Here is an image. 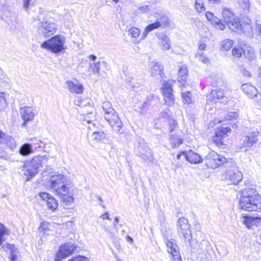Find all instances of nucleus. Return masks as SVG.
<instances>
[{"mask_svg":"<svg viewBox=\"0 0 261 261\" xmlns=\"http://www.w3.org/2000/svg\"><path fill=\"white\" fill-rule=\"evenodd\" d=\"M66 177L63 174L54 175L50 178V187L55 194L58 195L66 205H70L74 202L72 195L65 184Z\"/></svg>","mask_w":261,"mask_h":261,"instance_id":"1","label":"nucleus"},{"mask_svg":"<svg viewBox=\"0 0 261 261\" xmlns=\"http://www.w3.org/2000/svg\"><path fill=\"white\" fill-rule=\"evenodd\" d=\"M260 197L253 188L245 189L242 191L240 199L239 208L248 212L261 211Z\"/></svg>","mask_w":261,"mask_h":261,"instance_id":"2","label":"nucleus"},{"mask_svg":"<svg viewBox=\"0 0 261 261\" xmlns=\"http://www.w3.org/2000/svg\"><path fill=\"white\" fill-rule=\"evenodd\" d=\"M178 225V232L180 236L184 239L185 244L189 245L192 249L202 250V244L206 243V241L202 240L201 242H199L192 239L191 230L188 220L184 217L179 218Z\"/></svg>","mask_w":261,"mask_h":261,"instance_id":"3","label":"nucleus"},{"mask_svg":"<svg viewBox=\"0 0 261 261\" xmlns=\"http://www.w3.org/2000/svg\"><path fill=\"white\" fill-rule=\"evenodd\" d=\"M101 108L103 112V116L105 120L111 126L114 131L118 134H122L121 128L122 123L118 116L115 110L112 108L110 101L103 102Z\"/></svg>","mask_w":261,"mask_h":261,"instance_id":"4","label":"nucleus"},{"mask_svg":"<svg viewBox=\"0 0 261 261\" xmlns=\"http://www.w3.org/2000/svg\"><path fill=\"white\" fill-rule=\"evenodd\" d=\"M65 38L61 35H57L41 44V47L57 54L66 49L65 46Z\"/></svg>","mask_w":261,"mask_h":261,"instance_id":"5","label":"nucleus"},{"mask_svg":"<svg viewBox=\"0 0 261 261\" xmlns=\"http://www.w3.org/2000/svg\"><path fill=\"white\" fill-rule=\"evenodd\" d=\"M88 58L91 60L89 63L88 70L103 77L107 76V71L110 66L106 61H97V58L94 55H90Z\"/></svg>","mask_w":261,"mask_h":261,"instance_id":"6","label":"nucleus"},{"mask_svg":"<svg viewBox=\"0 0 261 261\" xmlns=\"http://www.w3.org/2000/svg\"><path fill=\"white\" fill-rule=\"evenodd\" d=\"M222 14L224 21L231 30L241 33L243 31L242 24L240 23L239 19L235 16L230 9L225 7H223Z\"/></svg>","mask_w":261,"mask_h":261,"instance_id":"7","label":"nucleus"},{"mask_svg":"<svg viewBox=\"0 0 261 261\" xmlns=\"http://www.w3.org/2000/svg\"><path fill=\"white\" fill-rule=\"evenodd\" d=\"M43 159V156H36L24 164L22 170L24 174L27 176V180H30L38 173L39 168L41 166Z\"/></svg>","mask_w":261,"mask_h":261,"instance_id":"8","label":"nucleus"},{"mask_svg":"<svg viewBox=\"0 0 261 261\" xmlns=\"http://www.w3.org/2000/svg\"><path fill=\"white\" fill-rule=\"evenodd\" d=\"M226 169L225 178L229 180L232 184L238 185L243 178V174L231 159H229V163L226 164Z\"/></svg>","mask_w":261,"mask_h":261,"instance_id":"9","label":"nucleus"},{"mask_svg":"<svg viewBox=\"0 0 261 261\" xmlns=\"http://www.w3.org/2000/svg\"><path fill=\"white\" fill-rule=\"evenodd\" d=\"M204 160L206 166L211 169H215L221 165L229 163V160H227L225 158L214 151H210L207 155L204 156Z\"/></svg>","mask_w":261,"mask_h":261,"instance_id":"10","label":"nucleus"},{"mask_svg":"<svg viewBox=\"0 0 261 261\" xmlns=\"http://www.w3.org/2000/svg\"><path fill=\"white\" fill-rule=\"evenodd\" d=\"M162 93L165 103L168 106H172L174 104L175 97L173 95V82L166 81L162 87Z\"/></svg>","mask_w":261,"mask_h":261,"instance_id":"11","label":"nucleus"},{"mask_svg":"<svg viewBox=\"0 0 261 261\" xmlns=\"http://www.w3.org/2000/svg\"><path fill=\"white\" fill-rule=\"evenodd\" d=\"M76 247L71 243H65L61 245L55 256V261H61L62 259L71 255L76 250Z\"/></svg>","mask_w":261,"mask_h":261,"instance_id":"12","label":"nucleus"},{"mask_svg":"<svg viewBox=\"0 0 261 261\" xmlns=\"http://www.w3.org/2000/svg\"><path fill=\"white\" fill-rule=\"evenodd\" d=\"M57 29L56 23L48 21L41 22L38 28L39 32L45 37H49L54 34Z\"/></svg>","mask_w":261,"mask_h":261,"instance_id":"13","label":"nucleus"},{"mask_svg":"<svg viewBox=\"0 0 261 261\" xmlns=\"http://www.w3.org/2000/svg\"><path fill=\"white\" fill-rule=\"evenodd\" d=\"M168 252L172 255V261H182L178 246L173 239L166 241Z\"/></svg>","mask_w":261,"mask_h":261,"instance_id":"14","label":"nucleus"},{"mask_svg":"<svg viewBox=\"0 0 261 261\" xmlns=\"http://www.w3.org/2000/svg\"><path fill=\"white\" fill-rule=\"evenodd\" d=\"M19 113L23 120L21 126H24L28 122L32 121L35 115L33 108L28 106L21 107L19 109Z\"/></svg>","mask_w":261,"mask_h":261,"instance_id":"15","label":"nucleus"},{"mask_svg":"<svg viewBox=\"0 0 261 261\" xmlns=\"http://www.w3.org/2000/svg\"><path fill=\"white\" fill-rule=\"evenodd\" d=\"M0 145L4 146L13 151L16 147V143L12 137L0 131Z\"/></svg>","mask_w":261,"mask_h":261,"instance_id":"16","label":"nucleus"},{"mask_svg":"<svg viewBox=\"0 0 261 261\" xmlns=\"http://www.w3.org/2000/svg\"><path fill=\"white\" fill-rule=\"evenodd\" d=\"M259 132L253 130L247 134L243 140V146L245 147H251L258 141Z\"/></svg>","mask_w":261,"mask_h":261,"instance_id":"17","label":"nucleus"},{"mask_svg":"<svg viewBox=\"0 0 261 261\" xmlns=\"http://www.w3.org/2000/svg\"><path fill=\"white\" fill-rule=\"evenodd\" d=\"M0 250L10 252V259L11 261H17L18 251L14 245L6 243L0 246Z\"/></svg>","mask_w":261,"mask_h":261,"instance_id":"18","label":"nucleus"},{"mask_svg":"<svg viewBox=\"0 0 261 261\" xmlns=\"http://www.w3.org/2000/svg\"><path fill=\"white\" fill-rule=\"evenodd\" d=\"M66 85L69 91L72 93L76 94H80L83 93L84 91V87L76 80V83L71 81H67Z\"/></svg>","mask_w":261,"mask_h":261,"instance_id":"19","label":"nucleus"},{"mask_svg":"<svg viewBox=\"0 0 261 261\" xmlns=\"http://www.w3.org/2000/svg\"><path fill=\"white\" fill-rule=\"evenodd\" d=\"M224 96V90L222 89H217L212 90L211 93L207 96V102H216L217 100L221 99Z\"/></svg>","mask_w":261,"mask_h":261,"instance_id":"20","label":"nucleus"},{"mask_svg":"<svg viewBox=\"0 0 261 261\" xmlns=\"http://www.w3.org/2000/svg\"><path fill=\"white\" fill-rule=\"evenodd\" d=\"M185 159L191 164L201 163L203 160L201 155L191 150L186 152Z\"/></svg>","mask_w":261,"mask_h":261,"instance_id":"21","label":"nucleus"},{"mask_svg":"<svg viewBox=\"0 0 261 261\" xmlns=\"http://www.w3.org/2000/svg\"><path fill=\"white\" fill-rule=\"evenodd\" d=\"M241 88L244 92L251 98L256 97L258 95L256 88L250 83L243 84Z\"/></svg>","mask_w":261,"mask_h":261,"instance_id":"22","label":"nucleus"},{"mask_svg":"<svg viewBox=\"0 0 261 261\" xmlns=\"http://www.w3.org/2000/svg\"><path fill=\"white\" fill-rule=\"evenodd\" d=\"M156 36L160 41L163 49L169 50L171 47V42L169 38L163 33H156Z\"/></svg>","mask_w":261,"mask_h":261,"instance_id":"23","label":"nucleus"},{"mask_svg":"<svg viewBox=\"0 0 261 261\" xmlns=\"http://www.w3.org/2000/svg\"><path fill=\"white\" fill-rule=\"evenodd\" d=\"M149 66L151 67L150 74L152 76L160 75L161 77H163L164 72L163 67L161 64L158 63H151Z\"/></svg>","mask_w":261,"mask_h":261,"instance_id":"24","label":"nucleus"},{"mask_svg":"<svg viewBox=\"0 0 261 261\" xmlns=\"http://www.w3.org/2000/svg\"><path fill=\"white\" fill-rule=\"evenodd\" d=\"M243 223L248 228H251L253 226L256 225L261 222V218L259 217H252L245 216L244 217Z\"/></svg>","mask_w":261,"mask_h":261,"instance_id":"25","label":"nucleus"},{"mask_svg":"<svg viewBox=\"0 0 261 261\" xmlns=\"http://www.w3.org/2000/svg\"><path fill=\"white\" fill-rule=\"evenodd\" d=\"M188 75V70L187 67L185 65H182L179 68L178 72V82L182 83L186 82L187 77ZM182 86H185V84L182 83Z\"/></svg>","mask_w":261,"mask_h":261,"instance_id":"26","label":"nucleus"},{"mask_svg":"<svg viewBox=\"0 0 261 261\" xmlns=\"http://www.w3.org/2000/svg\"><path fill=\"white\" fill-rule=\"evenodd\" d=\"M33 152V149L31 144L24 143L19 148V152L23 156H27Z\"/></svg>","mask_w":261,"mask_h":261,"instance_id":"27","label":"nucleus"},{"mask_svg":"<svg viewBox=\"0 0 261 261\" xmlns=\"http://www.w3.org/2000/svg\"><path fill=\"white\" fill-rule=\"evenodd\" d=\"M107 134L102 131H95L91 136L93 141L99 142L103 141L106 138Z\"/></svg>","mask_w":261,"mask_h":261,"instance_id":"28","label":"nucleus"},{"mask_svg":"<svg viewBox=\"0 0 261 261\" xmlns=\"http://www.w3.org/2000/svg\"><path fill=\"white\" fill-rule=\"evenodd\" d=\"M169 141L172 148L178 147L182 143V140L177 136L175 135L170 136Z\"/></svg>","mask_w":261,"mask_h":261,"instance_id":"29","label":"nucleus"},{"mask_svg":"<svg viewBox=\"0 0 261 261\" xmlns=\"http://www.w3.org/2000/svg\"><path fill=\"white\" fill-rule=\"evenodd\" d=\"M243 54L244 56L250 60L255 58L254 49L250 46H245L243 48Z\"/></svg>","mask_w":261,"mask_h":261,"instance_id":"30","label":"nucleus"},{"mask_svg":"<svg viewBox=\"0 0 261 261\" xmlns=\"http://www.w3.org/2000/svg\"><path fill=\"white\" fill-rule=\"evenodd\" d=\"M222 135L219 133H216L213 139V142L218 147L223 148L225 144L222 141Z\"/></svg>","mask_w":261,"mask_h":261,"instance_id":"31","label":"nucleus"},{"mask_svg":"<svg viewBox=\"0 0 261 261\" xmlns=\"http://www.w3.org/2000/svg\"><path fill=\"white\" fill-rule=\"evenodd\" d=\"M233 42L232 40L226 39L222 41L220 43V48L222 50L227 51L229 50L233 45Z\"/></svg>","mask_w":261,"mask_h":261,"instance_id":"32","label":"nucleus"},{"mask_svg":"<svg viewBox=\"0 0 261 261\" xmlns=\"http://www.w3.org/2000/svg\"><path fill=\"white\" fill-rule=\"evenodd\" d=\"M46 204L47 208L52 212H55L59 205L57 200L53 196L49 199Z\"/></svg>","mask_w":261,"mask_h":261,"instance_id":"33","label":"nucleus"},{"mask_svg":"<svg viewBox=\"0 0 261 261\" xmlns=\"http://www.w3.org/2000/svg\"><path fill=\"white\" fill-rule=\"evenodd\" d=\"M161 28H165L169 24V19L167 16L161 15L157 17L156 20Z\"/></svg>","mask_w":261,"mask_h":261,"instance_id":"34","label":"nucleus"},{"mask_svg":"<svg viewBox=\"0 0 261 261\" xmlns=\"http://www.w3.org/2000/svg\"><path fill=\"white\" fill-rule=\"evenodd\" d=\"M9 233L10 231L2 223H0V246L6 241L5 236L9 234Z\"/></svg>","mask_w":261,"mask_h":261,"instance_id":"35","label":"nucleus"},{"mask_svg":"<svg viewBox=\"0 0 261 261\" xmlns=\"http://www.w3.org/2000/svg\"><path fill=\"white\" fill-rule=\"evenodd\" d=\"M181 96L182 98V101L184 103L189 104L192 102V94L190 91H185L182 89Z\"/></svg>","mask_w":261,"mask_h":261,"instance_id":"36","label":"nucleus"},{"mask_svg":"<svg viewBox=\"0 0 261 261\" xmlns=\"http://www.w3.org/2000/svg\"><path fill=\"white\" fill-rule=\"evenodd\" d=\"M195 8L198 13L204 11L205 8L204 6L203 0H195Z\"/></svg>","mask_w":261,"mask_h":261,"instance_id":"37","label":"nucleus"},{"mask_svg":"<svg viewBox=\"0 0 261 261\" xmlns=\"http://www.w3.org/2000/svg\"><path fill=\"white\" fill-rule=\"evenodd\" d=\"M240 7L245 12L248 11L250 8L249 0H238Z\"/></svg>","mask_w":261,"mask_h":261,"instance_id":"38","label":"nucleus"},{"mask_svg":"<svg viewBox=\"0 0 261 261\" xmlns=\"http://www.w3.org/2000/svg\"><path fill=\"white\" fill-rule=\"evenodd\" d=\"M205 16L208 21H211L213 23L219 22V18L215 16L214 14L210 11H206L205 12Z\"/></svg>","mask_w":261,"mask_h":261,"instance_id":"39","label":"nucleus"},{"mask_svg":"<svg viewBox=\"0 0 261 261\" xmlns=\"http://www.w3.org/2000/svg\"><path fill=\"white\" fill-rule=\"evenodd\" d=\"M4 95V93L0 92V111H4L7 106Z\"/></svg>","mask_w":261,"mask_h":261,"instance_id":"40","label":"nucleus"},{"mask_svg":"<svg viewBox=\"0 0 261 261\" xmlns=\"http://www.w3.org/2000/svg\"><path fill=\"white\" fill-rule=\"evenodd\" d=\"M50 224L49 223L45 221L41 223L39 227V230L40 232H42L44 233L46 231L48 230L49 229Z\"/></svg>","mask_w":261,"mask_h":261,"instance_id":"41","label":"nucleus"},{"mask_svg":"<svg viewBox=\"0 0 261 261\" xmlns=\"http://www.w3.org/2000/svg\"><path fill=\"white\" fill-rule=\"evenodd\" d=\"M195 56L197 59H198L200 61H201L203 63H207L209 61V59L206 57V56L203 53L198 52L195 55Z\"/></svg>","mask_w":261,"mask_h":261,"instance_id":"42","label":"nucleus"},{"mask_svg":"<svg viewBox=\"0 0 261 261\" xmlns=\"http://www.w3.org/2000/svg\"><path fill=\"white\" fill-rule=\"evenodd\" d=\"M128 33L131 37L136 38L139 35L140 31L138 28H132L128 30Z\"/></svg>","mask_w":261,"mask_h":261,"instance_id":"43","label":"nucleus"},{"mask_svg":"<svg viewBox=\"0 0 261 261\" xmlns=\"http://www.w3.org/2000/svg\"><path fill=\"white\" fill-rule=\"evenodd\" d=\"M232 55L236 57H240L242 55V53H243V47H239V48H237V47H234L233 48L232 50Z\"/></svg>","mask_w":261,"mask_h":261,"instance_id":"44","label":"nucleus"},{"mask_svg":"<svg viewBox=\"0 0 261 261\" xmlns=\"http://www.w3.org/2000/svg\"><path fill=\"white\" fill-rule=\"evenodd\" d=\"M39 196L41 199L45 202V203L47 202V201H49L50 198L53 197L50 194L46 192H41L39 194Z\"/></svg>","mask_w":261,"mask_h":261,"instance_id":"45","label":"nucleus"},{"mask_svg":"<svg viewBox=\"0 0 261 261\" xmlns=\"http://www.w3.org/2000/svg\"><path fill=\"white\" fill-rule=\"evenodd\" d=\"M250 22H251V20L248 17L244 18L243 20L240 21V23L242 24V27H243V31L241 33H243L244 31V26L247 25V26L249 27Z\"/></svg>","mask_w":261,"mask_h":261,"instance_id":"46","label":"nucleus"},{"mask_svg":"<svg viewBox=\"0 0 261 261\" xmlns=\"http://www.w3.org/2000/svg\"><path fill=\"white\" fill-rule=\"evenodd\" d=\"M159 24V22H158L156 20L154 23L148 25V32H150L153 30L154 29L161 28Z\"/></svg>","mask_w":261,"mask_h":261,"instance_id":"47","label":"nucleus"},{"mask_svg":"<svg viewBox=\"0 0 261 261\" xmlns=\"http://www.w3.org/2000/svg\"><path fill=\"white\" fill-rule=\"evenodd\" d=\"M169 128L171 132H173L175 127L177 125V122L173 119H171L170 120L169 122Z\"/></svg>","mask_w":261,"mask_h":261,"instance_id":"48","label":"nucleus"},{"mask_svg":"<svg viewBox=\"0 0 261 261\" xmlns=\"http://www.w3.org/2000/svg\"><path fill=\"white\" fill-rule=\"evenodd\" d=\"M238 117V115L236 112H230L226 116V119L227 120H230L233 119H237Z\"/></svg>","mask_w":261,"mask_h":261,"instance_id":"49","label":"nucleus"},{"mask_svg":"<svg viewBox=\"0 0 261 261\" xmlns=\"http://www.w3.org/2000/svg\"><path fill=\"white\" fill-rule=\"evenodd\" d=\"M87 257L84 256H77L69 261H88Z\"/></svg>","mask_w":261,"mask_h":261,"instance_id":"50","label":"nucleus"},{"mask_svg":"<svg viewBox=\"0 0 261 261\" xmlns=\"http://www.w3.org/2000/svg\"><path fill=\"white\" fill-rule=\"evenodd\" d=\"M76 102V105L79 106L80 107H87V106L90 107V103L89 101L82 100L81 101H79L77 100Z\"/></svg>","mask_w":261,"mask_h":261,"instance_id":"51","label":"nucleus"},{"mask_svg":"<svg viewBox=\"0 0 261 261\" xmlns=\"http://www.w3.org/2000/svg\"><path fill=\"white\" fill-rule=\"evenodd\" d=\"M35 0H23V7L25 9H27L30 5H33Z\"/></svg>","mask_w":261,"mask_h":261,"instance_id":"52","label":"nucleus"},{"mask_svg":"<svg viewBox=\"0 0 261 261\" xmlns=\"http://www.w3.org/2000/svg\"><path fill=\"white\" fill-rule=\"evenodd\" d=\"M240 69H241L242 73L243 74V75L244 76L250 77L251 76V73H250V71H249L248 70L245 69L244 67H241Z\"/></svg>","mask_w":261,"mask_h":261,"instance_id":"53","label":"nucleus"},{"mask_svg":"<svg viewBox=\"0 0 261 261\" xmlns=\"http://www.w3.org/2000/svg\"><path fill=\"white\" fill-rule=\"evenodd\" d=\"M230 130L231 129L228 127H221L218 133H220V134H221L223 136V135L226 134L228 132H229Z\"/></svg>","mask_w":261,"mask_h":261,"instance_id":"54","label":"nucleus"},{"mask_svg":"<svg viewBox=\"0 0 261 261\" xmlns=\"http://www.w3.org/2000/svg\"><path fill=\"white\" fill-rule=\"evenodd\" d=\"M0 158L4 159L5 160H8L10 158L5 151L0 150Z\"/></svg>","mask_w":261,"mask_h":261,"instance_id":"55","label":"nucleus"},{"mask_svg":"<svg viewBox=\"0 0 261 261\" xmlns=\"http://www.w3.org/2000/svg\"><path fill=\"white\" fill-rule=\"evenodd\" d=\"M217 25V28L221 30H224L225 28V25L221 23V20L219 19V22L218 21V23H214Z\"/></svg>","mask_w":261,"mask_h":261,"instance_id":"56","label":"nucleus"},{"mask_svg":"<svg viewBox=\"0 0 261 261\" xmlns=\"http://www.w3.org/2000/svg\"><path fill=\"white\" fill-rule=\"evenodd\" d=\"M100 218L102 219L103 220H105V219L111 220L110 217L109 216V214L108 212H106V213L101 215L100 216Z\"/></svg>","mask_w":261,"mask_h":261,"instance_id":"57","label":"nucleus"},{"mask_svg":"<svg viewBox=\"0 0 261 261\" xmlns=\"http://www.w3.org/2000/svg\"><path fill=\"white\" fill-rule=\"evenodd\" d=\"M205 47H206V45L205 43H201L199 45V46H198V50H199L198 52H200V51H202V50H204Z\"/></svg>","mask_w":261,"mask_h":261,"instance_id":"58","label":"nucleus"},{"mask_svg":"<svg viewBox=\"0 0 261 261\" xmlns=\"http://www.w3.org/2000/svg\"><path fill=\"white\" fill-rule=\"evenodd\" d=\"M256 102L259 106L261 107V95L259 94L256 96Z\"/></svg>","mask_w":261,"mask_h":261,"instance_id":"59","label":"nucleus"},{"mask_svg":"<svg viewBox=\"0 0 261 261\" xmlns=\"http://www.w3.org/2000/svg\"><path fill=\"white\" fill-rule=\"evenodd\" d=\"M185 154H186V151H181L179 154L177 155L176 159L177 160H179L182 155H183L185 158Z\"/></svg>","mask_w":261,"mask_h":261,"instance_id":"60","label":"nucleus"},{"mask_svg":"<svg viewBox=\"0 0 261 261\" xmlns=\"http://www.w3.org/2000/svg\"><path fill=\"white\" fill-rule=\"evenodd\" d=\"M119 221V218L117 217H116L114 219V221L113 222V225L116 229L117 228V224L118 223Z\"/></svg>","mask_w":261,"mask_h":261,"instance_id":"61","label":"nucleus"},{"mask_svg":"<svg viewBox=\"0 0 261 261\" xmlns=\"http://www.w3.org/2000/svg\"><path fill=\"white\" fill-rule=\"evenodd\" d=\"M169 111V110L168 109H167L166 110V111L164 113L162 112L161 115L163 117H166L168 116V113Z\"/></svg>","mask_w":261,"mask_h":261,"instance_id":"62","label":"nucleus"},{"mask_svg":"<svg viewBox=\"0 0 261 261\" xmlns=\"http://www.w3.org/2000/svg\"><path fill=\"white\" fill-rule=\"evenodd\" d=\"M208 1L212 4H216L220 3L221 0H208Z\"/></svg>","mask_w":261,"mask_h":261,"instance_id":"63","label":"nucleus"},{"mask_svg":"<svg viewBox=\"0 0 261 261\" xmlns=\"http://www.w3.org/2000/svg\"><path fill=\"white\" fill-rule=\"evenodd\" d=\"M126 241L130 243L133 242V238L129 236H127L126 237Z\"/></svg>","mask_w":261,"mask_h":261,"instance_id":"64","label":"nucleus"}]
</instances>
